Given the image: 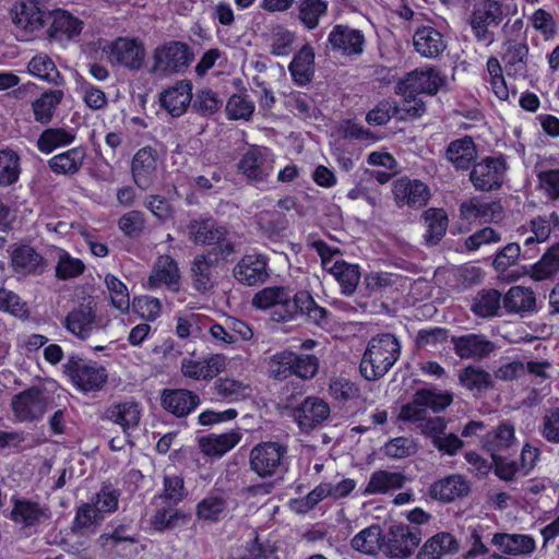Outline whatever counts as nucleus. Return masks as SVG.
Segmentation results:
<instances>
[{
  "label": "nucleus",
  "mask_w": 559,
  "mask_h": 559,
  "mask_svg": "<svg viewBox=\"0 0 559 559\" xmlns=\"http://www.w3.org/2000/svg\"><path fill=\"white\" fill-rule=\"evenodd\" d=\"M401 355L399 340L383 333L373 336L366 347L360 361V372L369 381L382 378L397 361Z\"/></svg>",
  "instance_id": "1"
},
{
  "label": "nucleus",
  "mask_w": 559,
  "mask_h": 559,
  "mask_svg": "<svg viewBox=\"0 0 559 559\" xmlns=\"http://www.w3.org/2000/svg\"><path fill=\"white\" fill-rule=\"evenodd\" d=\"M192 60L193 53L186 43L166 41L153 50L150 73L159 79L181 74Z\"/></svg>",
  "instance_id": "2"
},
{
  "label": "nucleus",
  "mask_w": 559,
  "mask_h": 559,
  "mask_svg": "<svg viewBox=\"0 0 559 559\" xmlns=\"http://www.w3.org/2000/svg\"><path fill=\"white\" fill-rule=\"evenodd\" d=\"M104 59L111 66L130 71L142 69L146 59V48L138 37L120 36L106 40L102 47Z\"/></svg>",
  "instance_id": "3"
},
{
  "label": "nucleus",
  "mask_w": 559,
  "mask_h": 559,
  "mask_svg": "<svg viewBox=\"0 0 559 559\" xmlns=\"http://www.w3.org/2000/svg\"><path fill=\"white\" fill-rule=\"evenodd\" d=\"M252 306L260 310L271 309V319L275 322H286L296 318L295 295L283 286L264 287L254 294Z\"/></svg>",
  "instance_id": "4"
},
{
  "label": "nucleus",
  "mask_w": 559,
  "mask_h": 559,
  "mask_svg": "<svg viewBox=\"0 0 559 559\" xmlns=\"http://www.w3.org/2000/svg\"><path fill=\"white\" fill-rule=\"evenodd\" d=\"M453 401L449 392L423 389L414 394L413 400L401 407L399 418L403 421L416 423L425 419L428 409L440 413Z\"/></svg>",
  "instance_id": "5"
},
{
  "label": "nucleus",
  "mask_w": 559,
  "mask_h": 559,
  "mask_svg": "<svg viewBox=\"0 0 559 559\" xmlns=\"http://www.w3.org/2000/svg\"><path fill=\"white\" fill-rule=\"evenodd\" d=\"M286 454L287 448L280 442H260L250 450V469L261 478L273 477L283 469Z\"/></svg>",
  "instance_id": "6"
},
{
  "label": "nucleus",
  "mask_w": 559,
  "mask_h": 559,
  "mask_svg": "<svg viewBox=\"0 0 559 559\" xmlns=\"http://www.w3.org/2000/svg\"><path fill=\"white\" fill-rule=\"evenodd\" d=\"M275 157L265 146L251 145L238 162L239 173L251 183L265 182L274 171Z\"/></svg>",
  "instance_id": "7"
},
{
  "label": "nucleus",
  "mask_w": 559,
  "mask_h": 559,
  "mask_svg": "<svg viewBox=\"0 0 559 559\" xmlns=\"http://www.w3.org/2000/svg\"><path fill=\"white\" fill-rule=\"evenodd\" d=\"M189 234L195 243L212 246L224 258L235 252V243L227 237V229L211 218L191 222Z\"/></svg>",
  "instance_id": "8"
},
{
  "label": "nucleus",
  "mask_w": 559,
  "mask_h": 559,
  "mask_svg": "<svg viewBox=\"0 0 559 559\" xmlns=\"http://www.w3.org/2000/svg\"><path fill=\"white\" fill-rule=\"evenodd\" d=\"M502 20V9L498 1L483 0L474 8L471 27L478 41L489 45L493 41L490 27L498 26Z\"/></svg>",
  "instance_id": "9"
},
{
  "label": "nucleus",
  "mask_w": 559,
  "mask_h": 559,
  "mask_svg": "<svg viewBox=\"0 0 559 559\" xmlns=\"http://www.w3.org/2000/svg\"><path fill=\"white\" fill-rule=\"evenodd\" d=\"M445 84V76L432 67H424L409 72L396 85L399 95H409V92L436 94Z\"/></svg>",
  "instance_id": "10"
},
{
  "label": "nucleus",
  "mask_w": 559,
  "mask_h": 559,
  "mask_svg": "<svg viewBox=\"0 0 559 559\" xmlns=\"http://www.w3.org/2000/svg\"><path fill=\"white\" fill-rule=\"evenodd\" d=\"M421 540V532L417 526L404 524L392 525L384 544V552L391 558L404 559L409 557Z\"/></svg>",
  "instance_id": "11"
},
{
  "label": "nucleus",
  "mask_w": 559,
  "mask_h": 559,
  "mask_svg": "<svg viewBox=\"0 0 559 559\" xmlns=\"http://www.w3.org/2000/svg\"><path fill=\"white\" fill-rule=\"evenodd\" d=\"M506 171L503 157H486L474 165L469 179L477 190L489 191L502 185Z\"/></svg>",
  "instance_id": "12"
},
{
  "label": "nucleus",
  "mask_w": 559,
  "mask_h": 559,
  "mask_svg": "<svg viewBox=\"0 0 559 559\" xmlns=\"http://www.w3.org/2000/svg\"><path fill=\"white\" fill-rule=\"evenodd\" d=\"M66 330L80 340H87L103 329L96 308L90 304L71 310L63 322Z\"/></svg>",
  "instance_id": "13"
},
{
  "label": "nucleus",
  "mask_w": 559,
  "mask_h": 559,
  "mask_svg": "<svg viewBox=\"0 0 559 559\" xmlns=\"http://www.w3.org/2000/svg\"><path fill=\"white\" fill-rule=\"evenodd\" d=\"M180 284L181 274L178 263L173 257L163 254L155 260L147 281L143 286L150 290L166 287L169 290L178 292Z\"/></svg>",
  "instance_id": "14"
},
{
  "label": "nucleus",
  "mask_w": 559,
  "mask_h": 559,
  "mask_svg": "<svg viewBox=\"0 0 559 559\" xmlns=\"http://www.w3.org/2000/svg\"><path fill=\"white\" fill-rule=\"evenodd\" d=\"M48 399L45 391L33 386L12 400V409L16 418L21 421L33 420L44 415L47 409Z\"/></svg>",
  "instance_id": "15"
},
{
  "label": "nucleus",
  "mask_w": 559,
  "mask_h": 559,
  "mask_svg": "<svg viewBox=\"0 0 559 559\" xmlns=\"http://www.w3.org/2000/svg\"><path fill=\"white\" fill-rule=\"evenodd\" d=\"M226 358L223 355L212 354L203 359L185 357L180 362L183 377L195 381H210L225 369Z\"/></svg>",
  "instance_id": "16"
},
{
  "label": "nucleus",
  "mask_w": 559,
  "mask_h": 559,
  "mask_svg": "<svg viewBox=\"0 0 559 559\" xmlns=\"http://www.w3.org/2000/svg\"><path fill=\"white\" fill-rule=\"evenodd\" d=\"M328 43L342 56H360L364 52L365 36L359 29L337 24L330 32Z\"/></svg>",
  "instance_id": "17"
},
{
  "label": "nucleus",
  "mask_w": 559,
  "mask_h": 559,
  "mask_svg": "<svg viewBox=\"0 0 559 559\" xmlns=\"http://www.w3.org/2000/svg\"><path fill=\"white\" fill-rule=\"evenodd\" d=\"M234 276L247 286L264 283L269 278L266 257L259 253L243 255L234 267Z\"/></svg>",
  "instance_id": "18"
},
{
  "label": "nucleus",
  "mask_w": 559,
  "mask_h": 559,
  "mask_svg": "<svg viewBox=\"0 0 559 559\" xmlns=\"http://www.w3.org/2000/svg\"><path fill=\"white\" fill-rule=\"evenodd\" d=\"M10 261L12 271L20 276L40 274L46 267L43 255L28 245L11 247Z\"/></svg>",
  "instance_id": "19"
},
{
  "label": "nucleus",
  "mask_w": 559,
  "mask_h": 559,
  "mask_svg": "<svg viewBox=\"0 0 559 559\" xmlns=\"http://www.w3.org/2000/svg\"><path fill=\"white\" fill-rule=\"evenodd\" d=\"M393 195L400 207H421L429 200V189L420 180L400 178L393 185Z\"/></svg>",
  "instance_id": "20"
},
{
  "label": "nucleus",
  "mask_w": 559,
  "mask_h": 559,
  "mask_svg": "<svg viewBox=\"0 0 559 559\" xmlns=\"http://www.w3.org/2000/svg\"><path fill=\"white\" fill-rule=\"evenodd\" d=\"M451 342L454 353L461 359L480 360L496 349V345L483 334L452 336Z\"/></svg>",
  "instance_id": "21"
},
{
  "label": "nucleus",
  "mask_w": 559,
  "mask_h": 559,
  "mask_svg": "<svg viewBox=\"0 0 559 559\" xmlns=\"http://www.w3.org/2000/svg\"><path fill=\"white\" fill-rule=\"evenodd\" d=\"M157 171V153L154 148L145 146L140 148L133 156L131 173L134 183L142 190L148 189Z\"/></svg>",
  "instance_id": "22"
},
{
  "label": "nucleus",
  "mask_w": 559,
  "mask_h": 559,
  "mask_svg": "<svg viewBox=\"0 0 559 559\" xmlns=\"http://www.w3.org/2000/svg\"><path fill=\"white\" fill-rule=\"evenodd\" d=\"M70 377L73 384L85 393L100 390L108 379L105 367L96 362L74 365Z\"/></svg>",
  "instance_id": "23"
},
{
  "label": "nucleus",
  "mask_w": 559,
  "mask_h": 559,
  "mask_svg": "<svg viewBox=\"0 0 559 559\" xmlns=\"http://www.w3.org/2000/svg\"><path fill=\"white\" fill-rule=\"evenodd\" d=\"M192 99V85L188 81H179L159 94V104L173 117L182 116Z\"/></svg>",
  "instance_id": "24"
},
{
  "label": "nucleus",
  "mask_w": 559,
  "mask_h": 559,
  "mask_svg": "<svg viewBox=\"0 0 559 559\" xmlns=\"http://www.w3.org/2000/svg\"><path fill=\"white\" fill-rule=\"evenodd\" d=\"M44 8L26 1H17L10 10V15L16 28L26 34H33L44 27Z\"/></svg>",
  "instance_id": "25"
},
{
  "label": "nucleus",
  "mask_w": 559,
  "mask_h": 559,
  "mask_svg": "<svg viewBox=\"0 0 559 559\" xmlns=\"http://www.w3.org/2000/svg\"><path fill=\"white\" fill-rule=\"evenodd\" d=\"M491 543L509 556H528L536 549L535 539L527 534L497 533L491 536Z\"/></svg>",
  "instance_id": "26"
},
{
  "label": "nucleus",
  "mask_w": 559,
  "mask_h": 559,
  "mask_svg": "<svg viewBox=\"0 0 559 559\" xmlns=\"http://www.w3.org/2000/svg\"><path fill=\"white\" fill-rule=\"evenodd\" d=\"M415 50L425 58H437L447 48L444 36L431 26L418 28L413 36Z\"/></svg>",
  "instance_id": "27"
},
{
  "label": "nucleus",
  "mask_w": 559,
  "mask_h": 559,
  "mask_svg": "<svg viewBox=\"0 0 559 559\" xmlns=\"http://www.w3.org/2000/svg\"><path fill=\"white\" fill-rule=\"evenodd\" d=\"M330 407L321 399L308 397L295 411V419L302 430H310L329 417Z\"/></svg>",
  "instance_id": "28"
},
{
  "label": "nucleus",
  "mask_w": 559,
  "mask_h": 559,
  "mask_svg": "<svg viewBox=\"0 0 559 559\" xmlns=\"http://www.w3.org/2000/svg\"><path fill=\"white\" fill-rule=\"evenodd\" d=\"M483 448L492 456L504 453L516 445L515 429L512 425L502 423L496 429L487 432L481 440Z\"/></svg>",
  "instance_id": "29"
},
{
  "label": "nucleus",
  "mask_w": 559,
  "mask_h": 559,
  "mask_svg": "<svg viewBox=\"0 0 559 559\" xmlns=\"http://www.w3.org/2000/svg\"><path fill=\"white\" fill-rule=\"evenodd\" d=\"M477 157V148L471 136H463L449 143L447 160L456 169H468Z\"/></svg>",
  "instance_id": "30"
},
{
  "label": "nucleus",
  "mask_w": 559,
  "mask_h": 559,
  "mask_svg": "<svg viewBox=\"0 0 559 559\" xmlns=\"http://www.w3.org/2000/svg\"><path fill=\"white\" fill-rule=\"evenodd\" d=\"M242 435L238 430H230L225 433L201 437L199 439V447L207 456H222L231 449H234L240 441Z\"/></svg>",
  "instance_id": "31"
},
{
  "label": "nucleus",
  "mask_w": 559,
  "mask_h": 559,
  "mask_svg": "<svg viewBox=\"0 0 559 559\" xmlns=\"http://www.w3.org/2000/svg\"><path fill=\"white\" fill-rule=\"evenodd\" d=\"M469 483L461 475H451L436 481L430 493L433 498L450 502L469 492Z\"/></svg>",
  "instance_id": "32"
},
{
  "label": "nucleus",
  "mask_w": 559,
  "mask_h": 559,
  "mask_svg": "<svg viewBox=\"0 0 559 559\" xmlns=\"http://www.w3.org/2000/svg\"><path fill=\"white\" fill-rule=\"evenodd\" d=\"M163 406L177 416H186L200 403V397L185 389L166 390L162 396Z\"/></svg>",
  "instance_id": "33"
},
{
  "label": "nucleus",
  "mask_w": 559,
  "mask_h": 559,
  "mask_svg": "<svg viewBox=\"0 0 559 559\" xmlns=\"http://www.w3.org/2000/svg\"><path fill=\"white\" fill-rule=\"evenodd\" d=\"M288 70L295 83L306 85L314 74V50L311 46L305 45L293 58Z\"/></svg>",
  "instance_id": "34"
},
{
  "label": "nucleus",
  "mask_w": 559,
  "mask_h": 559,
  "mask_svg": "<svg viewBox=\"0 0 559 559\" xmlns=\"http://www.w3.org/2000/svg\"><path fill=\"white\" fill-rule=\"evenodd\" d=\"M14 522L24 526H33L49 519L50 512L46 507L28 500H16L11 512Z\"/></svg>",
  "instance_id": "35"
},
{
  "label": "nucleus",
  "mask_w": 559,
  "mask_h": 559,
  "mask_svg": "<svg viewBox=\"0 0 559 559\" xmlns=\"http://www.w3.org/2000/svg\"><path fill=\"white\" fill-rule=\"evenodd\" d=\"M82 29L83 22L81 20L67 11L58 10L53 13L49 35L58 40L72 39L80 35Z\"/></svg>",
  "instance_id": "36"
},
{
  "label": "nucleus",
  "mask_w": 559,
  "mask_h": 559,
  "mask_svg": "<svg viewBox=\"0 0 559 559\" xmlns=\"http://www.w3.org/2000/svg\"><path fill=\"white\" fill-rule=\"evenodd\" d=\"M106 417L119 425L124 432L134 429L140 421L141 411L135 402L127 401L108 407Z\"/></svg>",
  "instance_id": "37"
},
{
  "label": "nucleus",
  "mask_w": 559,
  "mask_h": 559,
  "mask_svg": "<svg viewBox=\"0 0 559 559\" xmlns=\"http://www.w3.org/2000/svg\"><path fill=\"white\" fill-rule=\"evenodd\" d=\"M404 483L405 477L401 473L377 471L371 474L362 493L365 496L386 493L391 490L402 488Z\"/></svg>",
  "instance_id": "38"
},
{
  "label": "nucleus",
  "mask_w": 559,
  "mask_h": 559,
  "mask_svg": "<svg viewBox=\"0 0 559 559\" xmlns=\"http://www.w3.org/2000/svg\"><path fill=\"white\" fill-rule=\"evenodd\" d=\"M459 544L449 533H439L428 539L418 554V559H441L442 556L456 552Z\"/></svg>",
  "instance_id": "39"
},
{
  "label": "nucleus",
  "mask_w": 559,
  "mask_h": 559,
  "mask_svg": "<svg viewBox=\"0 0 559 559\" xmlns=\"http://www.w3.org/2000/svg\"><path fill=\"white\" fill-rule=\"evenodd\" d=\"M559 226V216L552 212L548 215L537 216L530 222V229H524L522 235L530 231L531 235L525 237L523 243L524 247H528L534 243L545 242L552 231L554 227Z\"/></svg>",
  "instance_id": "40"
},
{
  "label": "nucleus",
  "mask_w": 559,
  "mask_h": 559,
  "mask_svg": "<svg viewBox=\"0 0 559 559\" xmlns=\"http://www.w3.org/2000/svg\"><path fill=\"white\" fill-rule=\"evenodd\" d=\"M559 272V242L552 245L543 257L534 263L527 274L536 282L552 278Z\"/></svg>",
  "instance_id": "41"
},
{
  "label": "nucleus",
  "mask_w": 559,
  "mask_h": 559,
  "mask_svg": "<svg viewBox=\"0 0 559 559\" xmlns=\"http://www.w3.org/2000/svg\"><path fill=\"white\" fill-rule=\"evenodd\" d=\"M85 158L83 147H73L52 156L48 164L50 169L58 175H73L79 171Z\"/></svg>",
  "instance_id": "42"
},
{
  "label": "nucleus",
  "mask_w": 559,
  "mask_h": 559,
  "mask_svg": "<svg viewBox=\"0 0 559 559\" xmlns=\"http://www.w3.org/2000/svg\"><path fill=\"white\" fill-rule=\"evenodd\" d=\"M329 273L337 281L344 295H352L360 281V271L357 264H349L344 260H336Z\"/></svg>",
  "instance_id": "43"
},
{
  "label": "nucleus",
  "mask_w": 559,
  "mask_h": 559,
  "mask_svg": "<svg viewBox=\"0 0 559 559\" xmlns=\"http://www.w3.org/2000/svg\"><path fill=\"white\" fill-rule=\"evenodd\" d=\"M503 304L509 312H533L536 307L535 293L527 287L513 286L506 294Z\"/></svg>",
  "instance_id": "44"
},
{
  "label": "nucleus",
  "mask_w": 559,
  "mask_h": 559,
  "mask_svg": "<svg viewBox=\"0 0 559 559\" xmlns=\"http://www.w3.org/2000/svg\"><path fill=\"white\" fill-rule=\"evenodd\" d=\"M63 98V92L60 90H49L44 92L37 99L32 103L34 118L37 122L46 124L52 118L56 108Z\"/></svg>",
  "instance_id": "45"
},
{
  "label": "nucleus",
  "mask_w": 559,
  "mask_h": 559,
  "mask_svg": "<svg viewBox=\"0 0 559 559\" xmlns=\"http://www.w3.org/2000/svg\"><path fill=\"white\" fill-rule=\"evenodd\" d=\"M27 73L44 82L58 84L61 80L53 60L46 53L35 55L27 63Z\"/></svg>",
  "instance_id": "46"
},
{
  "label": "nucleus",
  "mask_w": 559,
  "mask_h": 559,
  "mask_svg": "<svg viewBox=\"0 0 559 559\" xmlns=\"http://www.w3.org/2000/svg\"><path fill=\"white\" fill-rule=\"evenodd\" d=\"M352 547L366 555H377L384 547L381 527L370 525L360 531L352 539Z\"/></svg>",
  "instance_id": "47"
},
{
  "label": "nucleus",
  "mask_w": 559,
  "mask_h": 559,
  "mask_svg": "<svg viewBox=\"0 0 559 559\" xmlns=\"http://www.w3.org/2000/svg\"><path fill=\"white\" fill-rule=\"evenodd\" d=\"M528 48L524 43L510 41L503 56V61L508 74L514 76H525L526 57Z\"/></svg>",
  "instance_id": "48"
},
{
  "label": "nucleus",
  "mask_w": 559,
  "mask_h": 559,
  "mask_svg": "<svg viewBox=\"0 0 559 559\" xmlns=\"http://www.w3.org/2000/svg\"><path fill=\"white\" fill-rule=\"evenodd\" d=\"M213 389L218 397L229 403L243 400L251 393L248 384L229 377L218 378Z\"/></svg>",
  "instance_id": "49"
},
{
  "label": "nucleus",
  "mask_w": 559,
  "mask_h": 559,
  "mask_svg": "<svg viewBox=\"0 0 559 559\" xmlns=\"http://www.w3.org/2000/svg\"><path fill=\"white\" fill-rule=\"evenodd\" d=\"M298 19L308 29L318 27L320 20L326 15L329 4L324 0H299Z\"/></svg>",
  "instance_id": "50"
},
{
  "label": "nucleus",
  "mask_w": 559,
  "mask_h": 559,
  "mask_svg": "<svg viewBox=\"0 0 559 559\" xmlns=\"http://www.w3.org/2000/svg\"><path fill=\"white\" fill-rule=\"evenodd\" d=\"M85 271V264L79 258L72 257L64 249L56 250V277L61 281L79 277Z\"/></svg>",
  "instance_id": "51"
},
{
  "label": "nucleus",
  "mask_w": 559,
  "mask_h": 559,
  "mask_svg": "<svg viewBox=\"0 0 559 559\" xmlns=\"http://www.w3.org/2000/svg\"><path fill=\"white\" fill-rule=\"evenodd\" d=\"M75 139L72 131L63 128H49L43 131L37 140V148L49 154L56 148L71 144Z\"/></svg>",
  "instance_id": "52"
},
{
  "label": "nucleus",
  "mask_w": 559,
  "mask_h": 559,
  "mask_svg": "<svg viewBox=\"0 0 559 559\" xmlns=\"http://www.w3.org/2000/svg\"><path fill=\"white\" fill-rule=\"evenodd\" d=\"M213 261L207 255H197L192 262L191 276L193 287L201 293L213 286Z\"/></svg>",
  "instance_id": "53"
},
{
  "label": "nucleus",
  "mask_w": 559,
  "mask_h": 559,
  "mask_svg": "<svg viewBox=\"0 0 559 559\" xmlns=\"http://www.w3.org/2000/svg\"><path fill=\"white\" fill-rule=\"evenodd\" d=\"M459 381L469 391H485L492 386V378L489 372L477 366H468L460 371Z\"/></svg>",
  "instance_id": "54"
},
{
  "label": "nucleus",
  "mask_w": 559,
  "mask_h": 559,
  "mask_svg": "<svg viewBox=\"0 0 559 559\" xmlns=\"http://www.w3.org/2000/svg\"><path fill=\"white\" fill-rule=\"evenodd\" d=\"M109 294L110 302L121 313L130 309V294L127 285L114 274H106L104 278Z\"/></svg>",
  "instance_id": "55"
},
{
  "label": "nucleus",
  "mask_w": 559,
  "mask_h": 559,
  "mask_svg": "<svg viewBox=\"0 0 559 559\" xmlns=\"http://www.w3.org/2000/svg\"><path fill=\"white\" fill-rule=\"evenodd\" d=\"M227 513V502L221 496H207L197 504V516L206 522H217Z\"/></svg>",
  "instance_id": "56"
},
{
  "label": "nucleus",
  "mask_w": 559,
  "mask_h": 559,
  "mask_svg": "<svg viewBox=\"0 0 559 559\" xmlns=\"http://www.w3.org/2000/svg\"><path fill=\"white\" fill-rule=\"evenodd\" d=\"M418 93L409 92V95H401L403 100L393 107L394 115L400 120H413L421 117L426 111L424 102L417 97Z\"/></svg>",
  "instance_id": "57"
},
{
  "label": "nucleus",
  "mask_w": 559,
  "mask_h": 559,
  "mask_svg": "<svg viewBox=\"0 0 559 559\" xmlns=\"http://www.w3.org/2000/svg\"><path fill=\"white\" fill-rule=\"evenodd\" d=\"M501 304V295L496 289L480 292L472 306V310L479 317L495 316Z\"/></svg>",
  "instance_id": "58"
},
{
  "label": "nucleus",
  "mask_w": 559,
  "mask_h": 559,
  "mask_svg": "<svg viewBox=\"0 0 559 559\" xmlns=\"http://www.w3.org/2000/svg\"><path fill=\"white\" fill-rule=\"evenodd\" d=\"M20 176V157L11 150L0 151V186L15 182Z\"/></svg>",
  "instance_id": "59"
},
{
  "label": "nucleus",
  "mask_w": 559,
  "mask_h": 559,
  "mask_svg": "<svg viewBox=\"0 0 559 559\" xmlns=\"http://www.w3.org/2000/svg\"><path fill=\"white\" fill-rule=\"evenodd\" d=\"M425 221L428 227L427 241L437 243L445 234L448 227L447 213L441 209H429L425 212Z\"/></svg>",
  "instance_id": "60"
},
{
  "label": "nucleus",
  "mask_w": 559,
  "mask_h": 559,
  "mask_svg": "<svg viewBox=\"0 0 559 559\" xmlns=\"http://www.w3.org/2000/svg\"><path fill=\"white\" fill-rule=\"evenodd\" d=\"M538 431L547 442L559 444V406L549 407L544 411Z\"/></svg>",
  "instance_id": "61"
},
{
  "label": "nucleus",
  "mask_w": 559,
  "mask_h": 559,
  "mask_svg": "<svg viewBox=\"0 0 559 559\" xmlns=\"http://www.w3.org/2000/svg\"><path fill=\"white\" fill-rule=\"evenodd\" d=\"M0 311L21 319H25L29 314L26 302L13 290L5 287H0Z\"/></svg>",
  "instance_id": "62"
},
{
  "label": "nucleus",
  "mask_w": 559,
  "mask_h": 559,
  "mask_svg": "<svg viewBox=\"0 0 559 559\" xmlns=\"http://www.w3.org/2000/svg\"><path fill=\"white\" fill-rule=\"evenodd\" d=\"M294 352L282 350L271 356L269 360V372L278 380L293 376Z\"/></svg>",
  "instance_id": "63"
},
{
  "label": "nucleus",
  "mask_w": 559,
  "mask_h": 559,
  "mask_svg": "<svg viewBox=\"0 0 559 559\" xmlns=\"http://www.w3.org/2000/svg\"><path fill=\"white\" fill-rule=\"evenodd\" d=\"M293 359V376L302 380L313 379L319 370V358L312 354H296Z\"/></svg>",
  "instance_id": "64"
}]
</instances>
